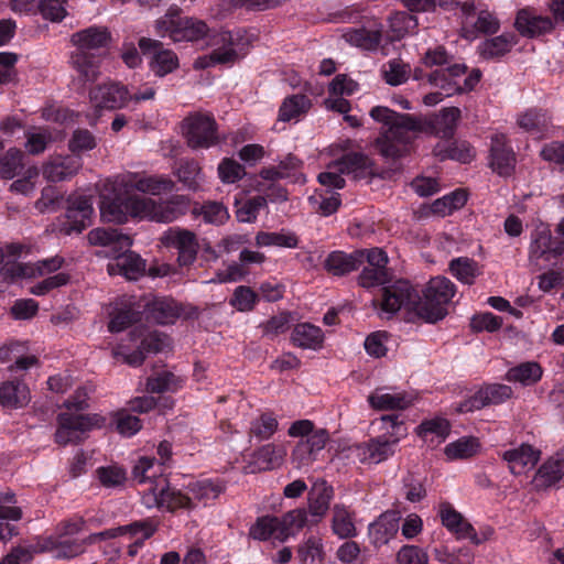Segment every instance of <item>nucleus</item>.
I'll use <instances>...</instances> for the list:
<instances>
[{
    "mask_svg": "<svg viewBox=\"0 0 564 564\" xmlns=\"http://www.w3.org/2000/svg\"><path fill=\"white\" fill-rule=\"evenodd\" d=\"M312 101L304 94H295L286 97L279 109V119L289 122L299 119L311 108Z\"/></svg>",
    "mask_w": 564,
    "mask_h": 564,
    "instance_id": "49530a36",
    "label": "nucleus"
},
{
    "mask_svg": "<svg viewBox=\"0 0 564 564\" xmlns=\"http://www.w3.org/2000/svg\"><path fill=\"white\" fill-rule=\"evenodd\" d=\"M480 442L474 436H463L455 442L447 444L444 453L448 459H468L478 454Z\"/></svg>",
    "mask_w": 564,
    "mask_h": 564,
    "instance_id": "de8ad7c7",
    "label": "nucleus"
},
{
    "mask_svg": "<svg viewBox=\"0 0 564 564\" xmlns=\"http://www.w3.org/2000/svg\"><path fill=\"white\" fill-rule=\"evenodd\" d=\"M131 335L133 340L140 339L137 349L124 356V361L132 367L141 366L148 355L159 354L170 345V337L158 330L145 333L143 329L135 327Z\"/></svg>",
    "mask_w": 564,
    "mask_h": 564,
    "instance_id": "dca6fc26",
    "label": "nucleus"
},
{
    "mask_svg": "<svg viewBox=\"0 0 564 564\" xmlns=\"http://www.w3.org/2000/svg\"><path fill=\"white\" fill-rule=\"evenodd\" d=\"M138 44L144 55H150V69L155 76L164 77L178 67L177 55L173 51L164 48L162 42L141 37Z\"/></svg>",
    "mask_w": 564,
    "mask_h": 564,
    "instance_id": "f3484780",
    "label": "nucleus"
},
{
    "mask_svg": "<svg viewBox=\"0 0 564 564\" xmlns=\"http://www.w3.org/2000/svg\"><path fill=\"white\" fill-rule=\"evenodd\" d=\"M111 424L115 425L119 434L126 437L133 436L142 427L140 419L126 410L118 411L113 415Z\"/></svg>",
    "mask_w": 564,
    "mask_h": 564,
    "instance_id": "69168bd1",
    "label": "nucleus"
},
{
    "mask_svg": "<svg viewBox=\"0 0 564 564\" xmlns=\"http://www.w3.org/2000/svg\"><path fill=\"white\" fill-rule=\"evenodd\" d=\"M365 262V251H355L346 253L341 250H335L327 254L323 267L327 273L334 276H344L358 270Z\"/></svg>",
    "mask_w": 564,
    "mask_h": 564,
    "instance_id": "bb28decb",
    "label": "nucleus"
},
{
    "mask_svg": "<svg viewBox=\"0 0 564 564\" xmlns=\"http://www.w3.org/2000/svg\"><path fill=\"white\" fill-rule=\"evenodd\" d=\"M145 319L160 325L174 324L181 315L178 304L169 297H159L147 303L143 310Z\"/></svg>",
    "mask_w": 564,
    "mask_h": 564,
    "instance_id": "2f4dec72",
    "label": "nucleus"
},
{
    "mask_svg": "<svg viewBox=\"0 0 564 564\" xmlns=\"http://www.w3.org/2000/svg\"><path fill=\"white\" fill-rule=\"evenodd\" d=\"M368 401L376 410H404L410 406L411 401L404 393H372Z\"/></svg>",
    "mask_w": 564,
    "mask_h": 564,
    "instance_id": "6e6d98bb",
    "label": "nucleus"
},
{
    "mask_svg": "<svg viewBox=\"0 0 564 564\" xmlns=\"http://www.w3.org/2000/svg\"><path fill=\"white\" fill-rule=\"evenodd\" d=\"M330 529L334 535L343 540L357 536L355 512L344 503H335L332 509Z\"/></svg>",
    "mask_w": 564,
    "mask_h": 564,
    "instance_id": "f704fd0d",
    "label": "nucleus"
},
{
    "mask_svg": "<svg viewBox=\"0 0 564 564\" xmlns=\"http://www.w3.org/2000/svg\"><path fill=\"white\" fill-rule=\"evenodd\" d=\"M80 165L79 158H57L43 166V175L50 182H62L75 175Z\"/></svg>",
    "mask_w": 564,
    "mask_h": 564,
    "instance_id": "58836bf2",
    "label": "nucleus"
},
{
    "mask_svg": "<svg viewBox=\"0 0 564 564\" xmlns=\"http://www.w3.org/2000/svg\"><path fill=\"white\" fill-rule=\"evenodd\" d=\"M410 66L399 58L390 59L382 66V76L387 84L399 86L409 78Z\"/></svg>",
    "mask_w": 564,
    "mask_h": 564,
    "instance_id": "e2e57ef3",
    "label": "nucleus"
},
{
    "mask_svg": "<svg viewBox=\"0 0 564 564\" xmlns=\"http://www.w3.org/2000/svg\"><path fill=\"white\" fill-rule=\"evenodd\" d=\"M467 32L473 35L477 34H495L500 29V21L488 10H479L474 21L469 24Z\"/></svg>",
    "mask_w": 564,
    "mask_h": 564,
    "instance_id": "13d9d810",
    "label": "nucleus"
},
{
    "mask_svg": "<svg viewBox=\"0 0 564 564\" xmlns=\"http://www.w3.org/2000/svg\"><path fill=\"white\" fill-rule=\"evenodd\" d=\"M181 380L171 371L156 372L147 380V390L151 393L176 392Z\"/></svg>",
    "mask_w": 564,
    "mask_h": 564,
    "instance_id": "4d7b16f0",
    "label": "nucleus"
},
{
    "mask_svg": "<svg viewBox=\"0 0 564 564\" xmlns=\"http://www.w3.org/2000/svg\"><path fill=\"white\" fill-rule=\"evenodd\" d=\"M32 265L17 261H8L0 268V280L4 283H13L18 279L34 278Z\"/></svg>",
    "mask_w": 564,
    "mask_h": 564,
    "instance_id": "338daca9",
    "label": "nucleus"
},
{
    "mask_svg": "<svg viewBox=\"0 0 564 564\" xmlns=\"http://www.w3.org/2000/svg\"><path fill=\"white\" fill-rule=\"evenodd\" d=\"M226 489V485L220 479H202L188 485V491L193 508L196 507L195 500L202 502L204 506L209 505L216 500Z\"/></svg>",
    "mask_w": 564,
    "mask_h": 564,
    "instance_id": "e433bc0d",
    "label": "nucleus"
},
{
    "mask_svg": "<svg viewBox=\"0 0 564 564\" xmlns=\"http://www.w3.org/2000/svg\"><path fill=\"white\" fill-rule=\"evenodd\" d=\"M517 123L534 139H542L547 134L552 119L546 110L530 108L518 116Z\"/></svg>",
    "mask_w": 564,
    "mask_h": 564,
    "instance_id": "473e14b6",
    "label": "nucleus"
},
{
    "mask_svg": "<svg viewBox=\"0 0 564 564\" xmlns=\"http://www.w3.org/2000/svg\"><path fill=\"white\" fill-rule=\"evenodd\" d=\"M513 390L510 386L503 383H482L475 392L456 405L458 413H471L484 408L503 404L512 399Z\"/></svg>",
    "mask_w": 564,
    "mask_h": 564,
    "instance_id": "f8f14e48",
    "label": "nucleus"
},
{
    "mask_svg": "<svg viewBox=\"0 0 564 564\" xmlns=\"http://www.w3.org/2000/svg\"><path fill=\"white\" fill-rule=\"evenodd\" d=\"M379 422V430L382 433L357 445V456L362 464H380L387 460L394 455L398 443L408 435V427L401 414L382 415Z\"/></svg>",
    "mask_w": 564,
    "mask_h": 564,
    "instance_id": "0eeeda50",
    "label": "nucleus"
},
{
    "mask_svg": "<svg viewBox=\"0 0 564 564\" xmlns=\"http://www.w3.org/2000/svg\"><path fill=\"white\" fill-rule=\"evenodd\" d=\"M30 399L29 387L22 380L12 379L0 383V405L3 410L22 409Z\"/></svg>",
    "mask_w": 564,
    "mask_h": 564,
    "instance_id": "c756f323",
    "label": "nucleus"
},
{
    "mask_svg": "<svg viewBox=\"0 0 564 564\" xmlns=\"http://www.w3.org/2000/svg\"><path fill=\"white\" fill-rule=\"evenodd\" d=\"M401 516L399 511L387 510L381 513L368 527L370 542L375 547H380L389 543L400 529Z\"/></svg>",
    "mask_w": 564,
    "mask_h": 564,
    "instance_id": "393cba45",
    "label": "nucleus"
},
{
    "mask_svg": "<svg viewBox=\"0 0 564 564\" xmlns=\"http://www.w3.org/2000/svg\"><path fill=\"white\" fill-rule=\"evenodd\" d=\"M279 522L286 540L291 534L300 531L308 523L307 511L304 508L291 510L279 518Z\"/></svg>",
    "mask_w": 564,
    "mask_h": 564,
    "instance_id": "680f3d73",
    "label": "nucleus"
},
{
    "mask_svg": "<svg viewBox=\"0 0 564 564\" xmlns=\"http://www.w3.org/2000/svg\"><path fill=\"white\" fill-rule=\"evenodd\" d=\"M564 478V452L549 457L536 469L532 485L536 491H545L560 485Z\"/></svg>",
    "mask_w": 564,
    "mask_h": 564,
    "instance_id": "5701e85b",
    "label": "nucleus"
},
{
    "mask_svg": "<svg viewBox=\"0 0 564 564\" xmlns=\"http://www.w3.org/2000/svg\"><path fill=\"white\" fill-rule=\"evenodd\" d=\"M371 165V161L368 155L361 152H348L343 154L337 161L329 165V169H337L341 174H355V177H359L364 174Z\"/></svg>",
    "mask_w": 564,
    "mask_h": 564,
    "instance_id": "37998d69",
    "label": "nucleus"
},
{
    "mask_svg": "<svg viewBox=\"0 0 564 564\" xmlns=\"http://www.w3.org/2000/svg\"><path fill=\"white\" fill-rule=\"evenodd\" d=\"M155 32L161 37L174 42H196L208 37V45L216 46L209 54L213 65H232L242 58L251 43V37L242 29L219 31L212 34L208 25L199 19L182 14V10L172 6L165 14L155 21Z\"/></svg>",
    "mask_w": 564,
    "mask_h": 564,
    "instance_id": "f03ea898",
    "label": "nucleus"
},
{
    "mask_svg": "<svg viewBox=\"0 0 564 564\" xmlns=\"http://www.w3.org/2000/svg\"><path fill=\"white\" fill-rule=\"evenodd\" d=\"M161 241L165 247L177 251V262L181 267H188L196 260L199 245L194 232L178 227L170 228Z\"/></svg>",
    "mask_w": 564,
    "mask_h": 564,
    "instance_id": "2eb2a0df",
    "label": "nucleus"
},
{
    "mask_svg": "<svg viewBox=\"0 0 564 564\" xmlns=\"http://www.w3.org/2000/svg\"><path fill=\"white\" fill-rule=\"evenodd\" d=\"M441 523L457 540L468 539L473 544L480 545L485 539H479L474 525L448 501L438 506Z\"/></svg>",
    "mask_w": 564,
    "mask_h": 564,
    "instance_id": "a211bd4d",
    "label": "nucleus"
},
{
    "mask_svg": "<svg viewBox=\"0 0 564 564\" xmlns=\"http://www.w3.org/2000/svg\"><path fill=\"white\" fill-rule=\"evenodd\" d=\"M161 520L158 517H148L144 519L132 521L128 524L121 525L122 535H128L133 540H141L145 543L159 530Z\"/></svg>",
    "mask_w": 564,
    "mask_h": 564,
    "instance_id": "c03bdc74",
    "label": "nucleus"
},
{
    "mask_svg": "<svg viewBox=\"0 0 564 564\" xmlns=\"http://www.w3.org/2000/svg\"><path fill=\"white\" fill-rule=\"evenodd\" d=\"M467 70L468 67L465 63H453L452 61L445 68L435 69L426 77L431 85L440 87L447 96H452L454 90H460L456 79L465 75Z\"/></svg>",
    "mask_w": 564,
    "mask_h": 564,
    "instance_id": "c85d7f7f",
    "label": "nucleus"
},
{
    "mask_svg": "<svg viewBox=\"0 0 564 564\" xmlns=\"http://www.w3.org/2000/svg\"><path fill=\"white\" fill-rule=\"evenodd\" d=\"M324 338V332L321 327L304 322L293 327L290 341L297 348L318 350L323 347Z\"/></svg>",
    "mask_w": 564,
    "mask_h": 564,
    "instance_id": "72a5a7b5",
    "label": "nucleus"
},
{
    "mask_svg": "<svg viewBox=\"0 0 564 564\" xmlns=\"http://www.w3.org/2000/svg\"><path fill=\"white\" fill-rule=\"evenodd\" d=\"M519 42L513 32H505L498 36L487 39L479 45V52L485 59H496L508 54Z\"/></svg>",
    "mask_w": 564,
    "mask_h": 564,
    "instance_id": "4c0bfd02",
    "label": "nucleus"
},
{
    "mask_svg": "<svg viewBox=\"0 0 564 564\" xmlns=\"http://www.w3.org/2000/svg\"><path fill=\"white\" fill-rule=\"evenodd\" d=\"M89 97L96 108L108 110L121 109L130 100L127 86L116 82L97 85L90 89Z\"/></svg>",
    "mask_w": 564,
    "mask_h": 564,
    "instance_id": "6ab92c4d",
    "label": "nucleus"
},
{
    "mask_svg": "<svg viewBox=\"0 0 564 564\" xmlns=\"http://www.w3.org/2000/svg\"><path fill=\"white\" fill-rule=\"evenodd\" d=\"M383 26L377 21L368 25L349 26L343 33V39L352 46L364 51H377L381 44Z\"/></svg>",
    "mask_w": 564,
    "mask_h": 564,
    "instance_id": "4be33fe9",
    "label": "nucleus"
},
{
    "mask_svg": "<svg viewBox=\"0 0 564 564\" xmlns=\"http://www.w3.org/2000/svg\"><path fill=\"white\" fill-rule=\"evenodd\" d=\"M542 373V368L538 362L528 361L510 368L505 379L509 382H520L523 386H532L541 380Z\"/></svg>",
    "mask_w": 564,
    "mask_h": 564,
    "instance_id": "a18cd8bd",
    "label": "nucleus"
},
{
    "mask_svg": "<svg viewBox=\"0 0 564 564\" xmlns=\"http://www.w3.org/2000/svg\"><path fill=\"white\" fill-rule=\"evenodd\" d=\"M449 271L459 282L471 285L480 274L478 263L467 257H458L449 262Z\"/></svg>",
    "mask_w": 564,
    "mask_h": 564,
    "instance_id": "09e8293b",
    "label": "nucleus"
},
{
    "mask_svg": "<svg viewBox=\"0 0 564 564\" xmlns=\"http://www.w3.org/2000/svg\"><path fill=\"white\" fill-rule=\"evenodd\" d=\"M279 421L273 411L267 410L251 420L249 426V437L258 442L269 441L278 431Z\"/></svg>",
    "mask_w": 564,
    "mask_h": 564,
    "instance_id": "a19ab883",
    "label": "nucleus"
},
{
    "mask_svg": "<svg viewBox=\"0 0 564 564\" xmlns=\"http://www.w3.org/2000/svg\"><path fill=\"white\" fill-rule=\"evenodd\" d=\"M433 154L440 161L453 160L464 164L475 156L474 148L468 141L453 138L438 141L433 148Z\"/></svg>",
    "mask_w": 564,
    "mask_h": 564,
    "instance_id": "7c9ffc66",
    "label": "nucleus"
},
{
    "mask_svg": "<svg viewBox=\"0 0 564 564\" xmlns=\"http://www.w3.org/2000/svg\"><path fill=\"white\" fill-rule=\"evenodd\" d=\"M217 172L221 182L226 184H234L246 175L245 166L232 158H224L218 164Z\"/></svg>",
    "mask_w": 564,
    "mask_h": 564,
    "instance_id": "774afa93",
    "label": "nucleus"
},
{
    "mask_svg": "<svg viewBox=\"0 0 564 564\" xmlns=\"http://www.w3.org/2000/svg\"><path fill=\"white\" fill-rule=\"evenodd\" d=\"M499 456L508 464L510 473L519 476L539 463L541 451L528 443H522L518 447L503 451Z\"/></svg>",
    "mask_w": 564,
    "mask_h": 564,
    "instance_id": "b1692460",
    "label": "nucleus"
},
{
    "mask_svg": "<svg viewBox=\"0 0 564 564\" xmlns=\"http://www.w3.org/2000/svg\"><path fill=\"white\" fill-rule=\"evenodd\" d=\"M285 455L283 445L268 443L254 449L251 455V465L260 471L272 470L282 465Z\"/></svg>",
    "mask_w": 564,
    "mask_h": 564,
    "instance_id": "c9c22d12",
    "label": "nucleus"
},
{
    "mask_svg": "<svg viewBox=\"0 0 564 564\" xmlns=\"http://www.w3.org/2000/svg\"><path fill=\"white\" fill-rule=\"evenodd\" d=\"M193 212L196 216H202L205 223L216 226L225 224L229 218L228 209L218 202H206Z\"/></svg>",
    "mask_w": 564,
    "mask_h": 564,
    "instance_id": "bf43d9fd",
    "label": "nucleus"
},
{
    "mask_svg": "<svg viewBox=\"0 0 564 564\" xmlns=\"http://www.w3.org/2000/svg\"><path fill=\"white\" fill-rule=\"evenodd\" d=\"M370 117L383 124L375 148L384 159H399L410 151L412 133L420 132L452 139L456 132L462 111L457 107L442 109L438 113L420 118L410 113H400L384 106L372 107Z\"/></svg>",
    "mask_w": 564,
    "mask_h": 564,
    "instance_id": "f257e3e1",
    "label": "nucleus"
},
{
    "mask_svg": "<svg viewBox=\"0 0 564 564\" xmlns=\"http://www.w3.org/2000/svg\"><path fill=\"white\" fill-rule=\"evenodd\" d=\"M85 527L83 518L62 521L54 534L43 536L37 543L42 552H54L56 558H74L86 551L85 538H78Z\"/></svg>",
    "mask_w": 564,
    "mask_h": 564,
    "instance_id": "1a4fd4ad",
    "label": "nucleus"
},
{
    "mask_svg": "<svg viewBox=\"0 0 564 564\" xmlns=\"http://www.w3.org/2000/svg\"><path fill=\"white\" fill-rule=\"evenodd\" d=\"M88 394L85 388H78L69 397L64 406L67 412L57 415L58 427L55 433V442L59 445L80 442V435L89 431L93 426L91 419L86 414L72 413L80 412L88 408Z\"/></svg>",
    "mask_w": 564,
    "mask_h": 564,
    "instance_id": "6e6552de",
    "label": "nucleus"
},
{
    "mask_svg": "<svg viewBox=\"0 0 564 564\" xmlns=\"http://www.w3.org/2000/svg\"><path fill=\"white\" fill-rule=\"evenodd\" d=\"M334 488L324 479L316 480L308 492V512L311 523H317L329 510L334 498Z\"/></svg>",
    "mask_w": 564,
    "mask_h": 564,
    "instance_id": "cd10ccee",
    "label": "nucleus"
},
{
    "mask_svg": "<svg viewBox=\"0 0 564 564\" xmlns=\"http://www.w3.org/2000/svg\"><path fill=\"white\" fill-rule=\"evenodd\" d=\"M456 293V285L445 276H435L430 280L420 295L417 317L426 323L435 324L448 314L447 305Z\"/></svg>",
    "mask_w": 564,
    "mask_h": 564,
    "instance_id": "9d476101",
    "label": "nucleus"
},
{
    "mask_svg": "<svg viewBox=\"0 0 564 564\" xmlns=\"http://www.w3.org/2000/svg\"><path fill=\"white\" fill-rule=\"evenodd\" d=\"M176 175L188 189L196 191L200 185L202 169L194 159L181 160L176 170Z\"/></svg>",
    "mask_w": 564,
    "mask_h": 564,
    "instance_id": "864d4df0",
    "label": "nucleus"
},
{
    "mask_svg": "<svg viewBox=\"0 0 564 564\" xmlns=\"http://www.w3.org/2000/svg\"><path fill=\"white\" fill-rule=\"evenodd\" d=\"M130 187L152 195L171 192L174 188V182L162 176H140L129 182Z\"/></svg>",
    "mask_w": 564,
    "mask_h": 564,
    "instance_id": "8fccbe9b",
    "label": "nucleus"
},
{
    "mask_svg": "<svg viewBox=\"0 0 564 564\" xmlns=\"http://www.w3.org/2000/svg\"><path fill=\"white\" fill-rule=\"evenodd\" d=\"M189 209V199L174 196L164 203L137 194L128 189L115 191L104 195L100 200V215L105 221L124 224L131 218H149L160 223H171Z\"/></svg>",
    "mask_w": 564,
    "mask_h": 564,
    "instance_id": "7ed1b4c3",
    "label": "nucleus"
},
{
    "mask_svg": "<svg viewBox=\"0 0 564 564\" xmlns=\"http://www.w3.org/2000/svg\"><path fill=\"white\" fill-rule=\"evenodd\" d=\"M110 41L111 34L106 26L93 25L72 35L77 48L70 55V64L77 73L80 88L95 82L99 75L100 55L93 51L107 47Z\"/></svg>",
    "mask_w": 564,
    "mask_h": 564,
    "instance_id": "423d86ee",
    "label": "nucleus"
},
{
    "mask_svg": "<svg viewBox=\"0 0 564 564\" xmlns=\"http://www.w3.org/2000/svg\"><path fill=\"white\" fill-rule=\"evenodd\" d=\"M155 458L141 457L133 467V478L139 484L149 481L150 486L142 495V503L147 508H158L167 512H176L180 509L191 510L193 503L187 495L176 487L171 486L169 480L162 476L156 477L154 468Z\"/></svg>",
    "mask_w": 564,
    "mask_h": 564,
    "instance_id": "39448f33",
    "label": "nucleus"
},
{
    "mask_svg": "<svg viewBox=\"0 0 564 564\" xmlns=\"http://www.w3.org/2000/svg\"><path fill=\"white\" fill-rule=\"evenodd\" d=\"M24 153L17 148H11L0 156V177L12 180L24 169Z\"/></svg>",
    "mask_w": 564,
    "mask_h": 564,
    "instance_id": "5fc2aeb1",
    "label": "nucleus"
},
{
    "mask_svg": "<svg viewBox=\"0 0 564 564\" xmlns=\"http://www.w3.org/2000/svg\"><path fill=\"white\" fill-rule=\"evenodd\" d=\"M291 319L292 316L290 312H281L278 315L270 317L264 323H261L259 328L262 329L263 336L273 339L290 329Z\"/></svg>",
    "mask_w": 564,
    "mask_h": 564,
    "instance_id": "0e129e2a",
    "label": "nucleus"
},
{
    "mask_svg": "<svg viewBox=\"0 0 564 564\" xmlns=\"http://www.w3.org/2000/svg\"><path fill=\"white\" fill-rule=\"evenodd\" d=\"M189 148L209 149L218 143L217 122L213 116L196 113L184 120Z\"/></svg>",
    "mask_w": 564,
    "mask_h": 564,
    "instance_id": "4468645a",
    "label": "nucleus"
},
{
    "mask_svg": "<svg viewBox=\"0 0 564 564\" xmlns=\"http://www.w3.org/2000/svg\"><path fill=\"white\" fill-rule=\"evenodd\" d=\"M328 437L326 430L318 429L307 438H302L292 451V462L295 466L301 468L311 465L316 459L318 452L325 447Z\"/></svg>",
    "mask_w": 564,
    "mask_h": 564,
    "instance_id": "a878e982",
    "label": "nucleus"
},
{
    "mask_svg": "<svg viewBox=\"0 0 564 564\" xmlns=\"http://www.w3.org/2000/svg\"><path fill=\"white\" fill-rule=\"evenodd\" d=\"M451 425L446 419L434 417L424 420L417 427L416 433L425 443L440 444L446 440Z\"/></svg>",
    "mask_w": 564,
    "mask_h": 564,
    "instance_id": "79ce46f5",
    "label": "nucleus"
},
{
    "mask_svg": "<svg viewBox=\"0 0 564 564\" xmlns=\"http://www.w3.org/2000/svg\"><path fill=\"white\" fill-rule=\"evenodd\" d=\"M256 245L258 247L296 248L299 246V238L291 231H259L256 235Z\"/></svg>",
    "mask_w": 564,
    "mask_h": 564,
    "instance_id": "3c124183",
    "label": "nucleus"
},
{
    "mask_svg": "<svg viewBox=\"0 0 564 564\" xmlns=\"http://www.w3.org/2000/svg\"><path fill=\"white\" fill-rule=\"evenodd\" d=\"M259 301L260 296L258 292L252 290L250 286L239 285L234 291L229 303L239 312H251L254 310Z\"/></svg>",
    "mask_w": 564,
    "mask_h": 564,
    "instance_id": "052dcab7",
    "label": "nucleus"
},
{
    "mask_svg": "<svg viewBox=\"0 0 564 564\" xmlns=\"http://www.w3.org/2000/svg\"><path fill=\"white\" fill-rule=\"evenodd\" d=\"M489 166L500 176H510L516 167V153L506 134L491 138Z\"/></svg>",
    "mask_w": 564,
    "mask_h": 564,
    "instance_id": "412c9836",
    "label": "nucleus"
},
{
    "mask_svg": "<svg viewBox=\"0 0 564 564\" xmlns=\"http://www.w3.org/2000/svg\"><path fill=\"white\" fill-rule=\"evenodd\" d=\"M249 536L257 541H268L270 539L285 541V533L281 531L279 517L269 514L257 518L249 529Z\"/></svg>",
    "mask_w": 564,
    "mask_h": 564,
    "instance_id": "ea45409f",
    "label": "nucleus"
},
{
    "mask_svg": "<svg viewBox=\"0 0 564 564\" xmlns=\"http://www.w3.org/2000/svg\"><path fill=\"white\" fill-rule=\"evenodd\" d=\"M93 215L94 207L89 196L70 195L66 199L65 214L58 218V231L66 236L80 234L91 225Z\"/></svg>",
    "mask_w": 564,
    "mask_h": 564,
    "instance_id": "ddd939ff",
    "label": "nucleus"
},
{
    "mask_svg": "<svg viewBox=\"0 0 564 564\" xmlns=\"http://www.w3.org/2000/svg\"><path fill=\"white\" fill-rule=\"evenodd\" d=\"M144 312L133 305L118 308L111 316L108 328L111 333H119L142 319Z\"/></svg>",
    "mask_w": 564,
    "mask_h": 564,
    "instance_id": "603ef678",
    "label": "nucleus"
},
{
    "mask_svg": "<svg viewBox=\"0 0 564 564\" xmlns=\"http://www.w3.org/2000/svg\"><path fill=\"white\" fill-rule=\"evenodd\" d=\"M373 303L389 315L395 314L401 308L417 315L420 292L410 281L400 279L392 284L382 286L380 297L375 299Z\"/></svg>",
    "mask_w": 564,
    "mask_h": 564,
    "instance_id": "9b49d317",
    "label": "nucleus"
},
{
    "mask_svg": "<svg viewBox=\"0 0 564 564\" xmlns=\"http://www.w3.org/2000/svg\"><path fill=\"white\" fill-rule=\"evenodd\" d=\"M88 241L93 246L104 249L98 256L112 258L107 265L110 275H123L128 280H137L145 271L144 260L130 250L132 238L113 228H95L88 234Z\"/></svg>",
    "mask_w": 564,
    "mask_h": 564,
    "instance_id": "20e7f679",
    "label": "nucleus"
},
{
    "mask_svg": "<svg viewBox=\"0 0 564 564\" xmlns=\"http://www.w3.org/2000/svg\"><path fill=\"white\" fill-rule=\"evenodd\" d=\"M514 29L527 39H535L549 34L554 30V22L550 17L538 14L532 8H522L517 12Z\"/></svg>",
    "mask_w": 564,
    "mask_h": 564,
    "instance_id": "aec40b11",
    "label": "nucleus"
}]
</instances>
